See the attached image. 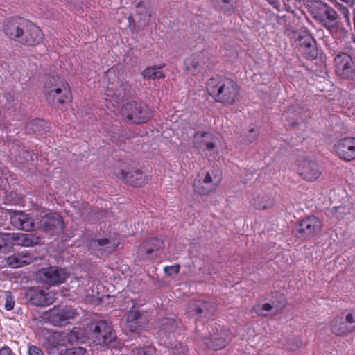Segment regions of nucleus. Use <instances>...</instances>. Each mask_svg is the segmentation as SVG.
Masks as SVG:
<instances>
[{
  "label": "nucleus",
  "instance_id": "1",
  "mask_svg": "<svg viewBox=\"0 0 355 355\" xmlns=\"http://www.w3.org/2000/svg\"><path fill=\"white\" fill-rule=\"evenodd\" d=\"M207 90L216 101L229 105L234 103L239 92L235 82L220 77L210 78L207 83Z\"/></svg>",
  "mask_w": 355,
  "mask_h": 355
},
{
  "label": "nucleus",
  "instance_id": "2",
  "mask_svg": "<svg viewBox=\"0 0 355 355\" xmlns=\"http://www.w3.org/2000/svg\"><path fill=\"white\" fill-rule=\"evenodd\" d=\"M44 93L47 101L55 105H62L71 100L69 85L60 77H49L44 85Z\"/></svg>",
  "mask_w": 355,
  "mask_h": 355
},
{
  "label": "nucleus",
  "instance_id": "3",
  "mask_svg": "<svg viewBox=\"0 0 355 355\" xmlns=\"http://www.w3.org/2000/svg\"><path fill=\"white\" fill-rule=\"evenodd\" d=\"M123 116L130 122L143 123L148 121L151 116L150 108L141 102H129L121 110Z\"/></svg>",
  "mask_w": 355,
  "mask_h": 355
},
{
  "label": "nucleus",
  "instance_id": "4",
  "mask_svg": "<svg viewBox=\"0 0 355 355\" xmlns=\"http://www.w3.org/2000/svg\"><path fill=\"white\" fill-rule=\"evenodd\" d=\"M24 298L27 304L44 307L53 304L56 299V293L48 291L39 286L28 288Z\"/></svg>",
  "mask_w": 355,
  "mask_h": 355
},
{
  "label": "nucleus",
  "instance_id": "5",
  "mask_svg": "<svg viewBox=\"0 0 355 355\" xmlns=\"http://www.w3.org/2000/svg\"><path fill=\"white\" fill-rule=\"evenodd\" d=\"M37 227L51 234H59L65 228L62 216L55 212H51L42 216L37 223Z\"/></svg>",
  "mask_w": 355,
  "mask_h": 355
},
{
  "label": "nucleus",
  "instance_id": "6",
  "mask_svg": "<svg viewBox=\"0 0 355 355\" xmlns=\"http://www.w3.org/2000/svg\"><path fill=\"white\" fill-rule=\"evenodd\" d=\"M334 66L338 76L343 79H354L355 62L349 54L346 53L338 54L334 58Z\"/></svg>",
  "mask_w": 355,
  "mask_h": 355
},
{
  "label": "nucleus",
  "instance_id": "7",
  "mask_svg": "<svg viewBox=\"0 0 355 355\" xmlns=\"http://www.w3.org/2000/svg\"><path fill=\"white\" fill-rule=\"evenodd\" d=\"M312 12L314 17L326 28L334 27L337 24L338 14L333 8L327 3H317L314 4L312 6Z\"/></svg>",
  "mask_w": 355,
  "mask_h": 355
},
{
  "label": "nucleus",
  "instance_id": "8",
  "mask_svg": "<svg viewBox=\"0 0 355 355\" xmlns=\"http://www.w3.org/2000/svg\"><path fill=\"white\" fill-rule=\"evenodd\" d=\"M37 277L44 284L56 286L64 282L67 272L64 269L51 266L40 269L37 273Z\"/></svg>",
  "mask_w": 355,
  "mask_h": 355
},
{
  "label": "nucleus",
  "instance_id": "9",
  "mask_svg": "<svg viewBox=\"0 0 355 355\" xmlns=\"http://www.w3.org/2000/svg\"><path fill=\"white\" fill-rule=\"evenodd\" d=\"M92 337L96 345H106L115 339L112 327L106 321H99L94 324Z\"/></svg>",
  "mask_w": 355,
  "mask_h": 355
},
{
  "label": "nucleus",
  "instance_id": "10",
  "mask_svg": "<svg viewBox=\"0 0 355 355\" xmlns=\"http://www.w3.org/2000/svg\"><path fill=\"white\" fill-rule=\"evenodd\" d=\"M28 22V20L20 17L8 19L3 24V31L10 40L17 42Z\"/></svg>",
  "mask_w": 355,
  "mask_h": 355
},
{
  "label": "nucleus",
  "instance_id": "11",
  "mask_svg": "<svg viewBox=\"0 0 355 355\" xmlns=\"http://www.w3.org/2000/svg\"><path fill=\"white\" fill-rule=\"evenodd\" d=\"M336 155L343 160L355 159V137H345L338 140L334 146Z\"/></svg>",
  "mask_w": 355,
  "mask_h": 355
},
{
  "label": "nucleus",
  "instance_id": "12",
  "mask_svg": "<svg viewBox=\"0 0 355 355\" xmlns=\"http://www.w3.org/2000/svg\"><path fill=\"white\" fill-rule=\"evenodd\" d=\"M188 311L198 318H210L216 311V305L213 302L192 300L188 306Z\"/></svg>",
  "mask_w": 355,
  "mask_h": 355
},
{
  "label": "nucleus",
  "instance_id": "13",
  "mask_svg": "<svg viewBox=\"0 0 355 355\" xmlns=\"http://www.w3.org/2000/svg\"><path fill=\"white\" fill-rule=\"evenodd\" d=\"M297 174L304 180L314 182L322 174V171L318 164L309 160H304L298 165Z\"/></svg>",
  "mask_w": 355,
  "mask_h": 355
},
{
  "label": "nucleus",
  "instance_id": "14",
  "mask_svg": "<svg viewBox=\"0 0 355 355\" xmlns=\"http://www.w3.org/2000/svg\"><path fill=\"white\" fill-rule=\"evenodd\" d=\"M115 175L119 180L133 187H142L147 182V178L139 170L126 171L124 169H119L115 172Z\"/></svg>",
  "mask_w": 355,
  "mask_h": 355
},
{
  "label": "nucleus",
  "instance_id": "15",
  "mask_svg": "<svg viewBox=\"0 0 355 355\" xmlns=\"http://www.w3.org/2000/svg\"><path fill=\"white\" fill-rule=\"evenodd\" d=\"M232 333L227 329H222L205 341L207 347L218 350L224 348L232 340Z\"/></svg>",
  "mask_w": 355,
  "mask_h": 355
},
{
  "label": "nucleus",
  "instance_id": "16",
  "mask_svg": "<svg viewBox=\"0 0 355 355\" xmlns=\"http://www.w3.org/2000/svg\"><path fill=\"white\" fill-rule=\"evenodd\" d=\"M130 89V87L129 85L123 84L120 81L109 83L105 91V95L114 102L118 103L128 96Z\"/></svg>",
  "mask_w": 355,
  "mask_h": 355
},
{
  "label": "nucleus",
  "instance_id": "17",
  "mask_svg": "<svg viewBox=\"0 0 355 355\" xmlns=\"http://www.w3.org/2000/svg\"><path fill=\"white\" fill-rule=\"evenodd\" d=\"M10 223L15 227L24 231H31L34 229V220L28 214L12 211L10 212Z\"/></svg>",
  "mask_w": 355,
  "mask_h": 355
},
{
  "label": "nucleus",
  "instance_id": "18",
  "mask_svg": "<svg viewBox=\"0 0 355 355\" xmlns=\"http://www.w3.org/2000/svg\"><path fill=\"white\" fill-rule=\"evenodd\" d=\"M76 311L71 308H53L50 311L51 322L57 326H62L68 322V320L74 318Z\"/></svg>",
  "mask_w": 355,
  "mask_h": 355
},
{
  "label": "nucleus",
  "instance_id": "19",
  "mask_svg": "<svg viewBox=\"0 0 355 355\" xmlns=\"http://www.w3.org/2000/svg\"><path fill=\"white\" fill-rule=\"evenodd\" d=\"M321 221L314 216H310L301 220L297 230L304 233L307 236H314L320 232Z\"/></svg>",
  "mask_w": 355,
  "mask_h": 355
},
{
  "label": "nucleus",
  "instance_id": "20",
  "mask_svg": "<svg viewBox=\"0 0 355 355\" xmlns=\"http://www.w3.org/2000/svg\"><path fill=\"white\" fill-rule=\"evenodd\" d=\"M164 246L163 241L153 238L144 242L138 248L139 256L145 259H148L154 252H158Z\"/></svg>",
  "mask_w": 355,
  "mask_h": 355
},
{
  "label": "nucleus",
  "instance_id": "21",
  "mask_svg": "<svg viewBox=\"0 0 355 355\" xmlns=\"http://www.w3.org/2000/svg\"><path fill=\"white\" fill-rule=\"evenodd\" d=\"M25 31H27L28 37L21 40V44L27 46H35L40 44L43 39V34L38 26L28 21Z\"/></svg>",
  "mask_w": 355,
  "mask_h": 355
},
{
  "label": "nucleus",
  "instance_id": "22",
  "mask_svg": "<svg viewBox=\"0 0 355 355\" xmlns=\"http://www.w3.org/2000/svg\"><path fill=\"white\" fill-rule=\"evenodd\" d=\"M118 243L107 238L94 239L90 243V248L93 250H98L101 254H110L115 251Z\"/></svg>",
  "mask_w": 355,
  "mask_h": 355
},
{
  "label": "nucleus",
  "instance_id": "23",
  "mask_svg": "<svg viewBox=\"0 0 355 355\" xmlns=\"http://www.w3.org/2000/svg\"><path fill=\"white\" fill-rule=\"evenodd\" d=\"M274 199L265 193H253L250 200L252 207L258 210L267 209L272 207Z\"/></svg>",
  "mask_w": 355,
  "mask_h": 355
},
{
  "label": "nucleus",
  "instance_id": "24",
  "mask_svg": "<svg viewBox=\"0 0 355 355\" xmlns=\"http://www.w3.org/2000/svg\"><path fill=\"white\" fill-rule=\"evenodd\" d=\"M12 247L14 245L30 247L39 243V237L31 234L10 233Z\"/></svg>",
  "mask_w": 355,
  "mask_h": 355
},
{
  "label": "nucleus",
  "instance_id": "25",
  "mask_svg": "<svg viewBox=\"0 0 355 355\" xmlns=\"http://www.w3.org/2000/svg\"><path fill=\"white\" fill-rule=\"evenodd\" d=\"M34 259V257L30 253H15L6 259V263L12 268H17L30 264Z\"/></svg>",
  "mask_w": 355,
  "mask_h": 355
},
{
  "label": "nucleus",
  "instance_id": "26",
  "mask_svg": "<svg viewBox=\"0 0 355 355\" xmlns=\"http://www.w3.org/2000/svg\"><path fill=\"white\" fill-rule=\"evenodd\" d=\"M146 321L144 313L135 309L129 311L127 315V324L131 331H135L143 328Z\"/></svg>",
  "mask_w": 355,
  "mask_h": 355
},
{
  "label": "nucleus",
  "instance_id": "27",
  "mask_svg": "<svg viewBox=\"0 0 355 355\" xmlns=\"http://www.w3.org/2000/svg\"><path fill=\"white\" fill-rule=\"evenodd\" d=\"M331 331L338 336H345L352 332V328L349 327L342 317H335L330 324Z\"/></svg>",
  "mask_w": 355,
  "mask_h": 355
},
{
  "label": "nucleus",
  "instance_id": "28",
  "mask_svg": "<svg viewBox=\"0 0 355 355\" xmlns=\"http://www.w3.org/2000/svg\"><path fill=\"white\" fill-rule=\"evenodd\" d=\"M137 13L139 15V23L142 26H146L149 24L150 17L152 15V11L150 9L148 0L139 1L136 6Z\"/></svg>",
  "mask_w": 355,
  "mask_h": 355
},
{
  "label": "nucleus",
  "instance_id": "29",
  "mask_svg": "<svg viewBox=\"0 0 355 355\" xmlns=\"http://www.w3.org/2000/svg\"><path fill=\"white\" fill-rule=\"evenodd\" d=\"M210 137V135L206 132L196 133L194 137V141L197 148L207 150H212L215 147V144L213 141H208L207 139Z\"/></svg>",
  "mask_w": 355,
  "mask_h": 355
},
{
  "label": "nucleus",
  "instance_id": "30",
  "mask_svg": "<svg viewBox=\"0 0 355 355\" xmlns=\"http://www.w3.org/2000/svg\"><path fill=\"white\" fill-rule=\"evenodd\" d=\"M178 326V322L173 317H166L160 320L159 328L160 335L167 331L174 332L176 331Z\"/></svg>",
  "mask_w": 355,
  "mask_h": 355
},
{
  "label": "nucleus",
  "instance_id": "31",
  "mask_svg": "<svg viewBox=\"0 0 355 355\" xmlns=\"http://www.w3.org/2000/svg\"><path fill=\"white\" fill-rule=\"evenodd\" d=\"M220 172L218 170L212 169L207 172L203 182L205 184H209L216 189L220 182Z\"/></svg>",
  "mask_w": 355,
  "mask_h": 355
},
{
  "label": "nucleus",
  "instance_id": "32",
  "mask_svg": "<svg viewBox=\"0 0 355 355\" xmlns=\"http://www.w3.org/2000/svg\"><path fill=\"white\" fill-rule=\"evenodd\" d=\"M301 46L304 49V52L309 59H313L316 57L317 52L315 41L313 38L310 37H306Z\"/></svg>",
  "mask_w": 355,
  "mask_h": 355
},
{
  "label": "nucleus",
  "instance_id": "33",
  "mask_svg": "<svg viewBox=\"0 0 355 355\" xmlns=\"http://www.w3.org/2000/svg\"><path fill=\"white\" fill-rule=\"evenodd\" d=\"M162 67H157L155 66L146 68L142 72V76L145 79L156 80L164 78V74L160 71Z\"/></svg>",
  "mask_w": 355,
  "mask_h": 355
},
{
  "label": "nucleus",
  "instance_id": "34",
  "mask_svg": "<svg viewBox=\"0 0 355 355\" xmlns=\"http://www.w3.org/2000/svg\"><path fill=\"white\" fill-rule=\"evenodd\" d=\"M193 188L195 192L200 195H207L215 191L212 186L205 184L202 180H195Z\"/></svg>",
  "mask_w": 355,
  "mask_h": 355
},
{
  "label": "nucleus",
  "instance_id": "35",
  "mask_svg": "<svg viewBox=\"0 0 355 355\" xmlns=\"http://www.w3.org/2000/svg\"><path fill=\"white\" fill-rule=\"evenodd\" d=\"M216 7L224 12H230L234 8L235 0H214Z\"/></svg>",
  "mask_w": 355,
  "mask_h": 355
},
{
  "label": "nucleus",
  "instance_id": "36",
  "mask_svg": "<svg viewBox=\"0 0 355 355\" xmlns=\"http://www.w3.org/2000/svg\"><path fill=\"white\" fill-rule=\"evenodd\" d=\"M11 248L10 233H0V252H8Z\"/></svg>",
  "mask_w": 355,
  "mask_h": 355
},
{
  "label": "nucleus",
  "instance_id": "37",
  "mask_svg": "<svg viewBox=\"0 0 355 355\" xmlns=\"http://www.w3.org/2000/svg\"><path fill=\"white\" fill-rule=\"evenodd\" d=\"M259 134L257 128H252L246 132L243 136V142L245 144H250L255 141Z\"/></svg>",
  "mask_w": 355,
  "mask_h": 355
},
{
  "label": "nucleus",
  "instance_id": "38",
  "mask_svg": "<svg viewBox=\"0 0 355 355\" xmlns=\"http://www.w3.org/2000/svg\"><path fill=\"white\" fill-rule=\"evenodd\" d=\"M169 344V347L171 348V355H188V349L181 345L180 343L175 344V346H173V344Z\"/></svg>",
  "mask_w": 355,
  "mask_h": 355
},
{
  "label": "nucleus",
  "instance_id": "39",
  "mask_svg": "<svg viewBox=\"0 0 355 355\" xmlns=\"http://www.w3.org/2000/svg\"><path fill=\"white\" fill-rule=\"evenodd\" d=\"M349 327L352 328V332L355 330V311L346 314L344 319Z\"/></svg>",
  "mask_w": 355,
  "mask_h": 355
},
{
  "label": "nucleus",
  "instance_id": "40",
  "mask_svg": "<svg viewBox=\"0 0 355 355\" xmlns=\"http://www.w3.org/2000/svg\"><path fill=\"white\" fill-rule=\"evenodd\" d=\"M180 270V266L178 264L166 266L164 268V271L165 274H166L168 276H172L175 274H178Z\"/></svg>",
  "mask_w": 355,
  "mask_h": 355
},
{
  "label": "nucleus",
  "instance_id": "41",
  "mask_svg": "<svg viewBox=\"0 0 355 355\" xmlns=\"http://www.w3.org/2000/svg\"><path fill=\"white\" fill-rule=\"evenodd\" d=\"M15 306V300L13 297L11 295H7L6 303H5V309L8 311L12 310Z\"/></svg>",
  "mask_w": 355,
  "mask_h": 355
},
{
  "label": "nucleus",
  "instance_id": "42",
  "mask_svg": "<svg viewBox=\"0 0 355 355\" xmlns=\"http://www.w3.org/2000/svg\"><path fill=\"white\" fill-rule=\"evenodd\" d=\"M155 352L154 348L148 347L137 350L136 355H153Z\"/></svg>",
  "mask_w": 355,
  "mask_h": 355
},
{
  "label": "nucleus",
  "instance_id": "43",
  "mask_svg": "<svg viewBox=\"0 0 355 355\" xmlns=\"http://www.w3.org/2000/svg\"><path fill=\"white\" fill-rule=\"evenodd\" d=\"M44 123V121L41 119H35L34 120L31 125L33 126V130L34 132H40V128L38 126H41Z\"/></svg>",
  "mask_w": 355,
  "mask_h": 355
},
{
  "label": "nucleus",
  "instance_id": "44",
  "mask_svg": "<svg viewBox=\"0 0 355 355\" xmlns=\"http://www.w3.org/2000/svg\"><path fill=\"white\" fill-rule=\"evenodd\" d=\"M29 355H43L42 350L36 346H31L28 349Z\"/></svg>",
  "mask_w": 355,
  "mask_h": 355
},
{
  "label": "nucleus",
  "instance_id": "45",
  "mask_svg": "<svg viewBox=\"0 0 355 355\" xmlns=\"http://www.w3.org/2000/svg\"><path fill=\"white\" fill-rule=\"evenodd\" d=\"M12 350L8 347H3L0 349V355H12Z\"/></svg>",
  "mask_w": 355,
  "mask_h": 355
},
{
  "label": "nucleus",
  "instance_id": "46",
  "mask_svg": "<svg viewBox=\"0 0 355 355\" xmlns=\"http://www.w3.org/2000/svg\"><path fill=\"white\" fill-rule=\"evenodd\" d=\"M67 3L74 5L75 6H80L81 1L80 0H64Z\"/></svg>",
  "mask_w": 355,
  "mask_h": 355
},
{
  "label": "nucleus",
  "instance_id": "47",
  "mask_svg": "<svg viewBox=\"0 0 355 355\" xmlns=\"http://www.w3.org/2000/svg\"><path fill=\"white\" fill-rule=\"evenodd\" d=\"M272 309V306L269 303H265L262 306V310L266 311H270Z\"/></svg>",
  "mask_w": 355,
  "mask_h": 355
},
{
  "label": "nucleus",
  "instance_id": "48",
  "mask_svg": "<svg viewBox=\"0 0 355 355\" xmlns=\"http://www.w3.org/2000/svg\"><path fill=\"white\" fill-rule=\"evenodd\" d=\"M27 31H23V33L21 34L20 35V37L19 38L18 40V42L21 43V40L24 39V38H26L28 37V34H27Z\"/></svg>",
  "mask_w": 355,
  "mask_h": 355
},
{
  "label": "nucleus",
  "instance_id": "49",
  "mask_svg": "<svg viewBox=\"0 0 355 355\" xmlns=\"http://www.w3.org/2000/svg\"><path fill=\"white\" fill-rule=\"evenodd\" d=\"M6 98L8 102H12L15 100V96L14 94L11 92H8L6 94Z\"/></svg>",
  "mask_w": 355,
  "mask_h": 355
},
{
  "label": "nucleus",
  "instance_id": "50",
  "mask_svg": "<svg viewBox=\"0 0 355 355\" xmlns=\"http://www.w3.org/2000/svg\"><path fill=\"white\" fill-rule=\"evenodd\" d=\"M343 2H345L347 4L352 6L354 3L355 0H341Z\"/></svg>",
  "mask_w": 355,
  "mask_h": 355
},
{
  "label": "nucleus",
  "instance_id": "51",
  "mask_svg": "<svg viewBox=\"0 0 355 355\" xmlns=\"http://www.w3.org/2000/svg\"><path fill=\"white\" fill-rule=\"evenodd\" d=\"M77 350L79 354H84L85 353V349L83 348L79 347Z\"/></svg>",
  "mask_w": 355,
  "mask_h": 355
},
{
  "label": "nucleus",
  "instance_id": "52",
  "mask_svg": "<svg viewBox=\"0 0 355 355\" xmlns=\"http://www.w3.org/2000/svg\"><path fill=\"white\" fill-rule=\"evenodd\" d=\"M269 3L273 5L277 3V0H266Z\"/></svg>",
  "mask_w": 355,
  "mask_h": 355
},
{
  "label": "nucleus",
  "instance_id": "53",
  "mask_svg": "<svg viewBox=\"0 0 355 355\" xmlns=\"http://www.w3.org/2000/svg\"><path fill=\"white\" fill-rule=\"evenodd\" d=\"M199 65H200L199 62H197L196 63H194L193 64H192V67L193 68H197Z\"/></svg>",
  "mask_w": 355,
  "mask_h": 355
},
{
  "label": "nucleus",
  "instance_id": "54",
  "mask_svg": "<svg viewBox=\"0 0 355 355\" xmlns=\"http://www.w3.org/2000/svg\"><path fill=\"white\" fill-rule=\"evenodd\" d=\"M345 14H346V16H347V15H348V10H346V13H345Z\"/></svg>",
  "mask_w": 355,
  "mask_h": 355
}]
</instances>
